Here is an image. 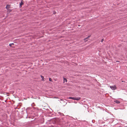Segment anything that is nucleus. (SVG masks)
Masks as SVG:
<instances>
[{
    "label": "nucleus",
    "instance_id": "obj_1",
    "mask_svg": "<svg viewBox=\"0 0 127 127\" xmlns=\"http://www.w3.org/2000/svg\"><path fill=\"white\" fill-rule=\"evenodd\" d=\"M24 4V1L23 0H21V3H20V7H22V5Z\"/></svg>",
    "mask_w": 127,
    "mask_h": 127
},
{
    "label": "nucleus",
    "instance_id": "obj_2",
    "mask_svg": "<svg viewBox=\"0 0 127 127\" xmlns=\"http://www.w3.org/2000/svg\"><path fill=\"white\" fill-rule=\"evenodd\" d=\"M10 7V5H7L6 7V8L7 9H8Z\"/></svg>",
    "mask_w": 127,
    "mask_h": 127
},
{
    "label": "nucleus",
    "instance_id": "obj_3",
    "mask_svg": "<svg viewBox=\"0 0 127 127\" xmlns=\"http://www.w3.org/2000/svg\"><path fill=\"white\" fill-rule=\"evenodd\" d=\"M80 99V97H75L74 99L75 100H78Z\"/></svg>",
    "mask_w": 127,
    "mask_h": 127
},
{
    "label": "nucleus",
    "instance_id": "obj_4",
    "mask_svg": "<svg viewBox=\"0 0 127 127\" xmlns=\"http://www.w3.org/2000/svg\"><path fill=\"white\" fill-rule=\"evenodd\" d=\"M90 36H89L88 37L85 38L84 39V40L85 41V42H86L88 41V40L87 39H88V38L89 37H90Z\"/></svg>",
    "mask_w": 127,
    "mask_h": 127
},
{
    "label": "nucleus",
    "instance_id": "obj_5",
    "mask_svg": "<svg viewBox=\"0 0 127 127\" xmlns=\"http://www.w3.org/2000/svg\"><path fill=\"white\" fill-rule=\"evenodd\" d=\"M40 76L41 77V78L42 79H41V80L42 81H44L45 80H44V77L42 76V75H41Z\"/></svg>",
    "mask_w": 127,
    "mask_h": 127
},
{
    "label": "nucleus",
    "instance_id": "obj_6",
    "mask_svg": "<svg viewBox=\"0 0 127 127\" xmlns=\"http://www.w3.org/2000/svg\"><path fill=\"white\" fill-rule=\"evenodd\" d=\"M114 102L116 103H120V101L117 100H116L115 101H114Z\"/></svg>",
    "mask_w": 127,
    "mask_h": 127
},
{
    "label": "nucleus",
    "instance_id": "obj_7",
    "mask_svg": "<svg viewBox=\"0 0 127 127\" xmlns=\"http://www.w3.org/2000/svg\"><path fill=\"white\" fill-rule=\"evenodd\" d=\"M64 82L65 81L66 82H67V79L66 78H64Z\"/></svg>",
    "mask_w": 127,
    "mask_h": 127
},
{
    "label": "nucleus",
    "instance_id": "obj_8",
    "mask_svg": "<svg viewBox=\"0 0 127 127\" xmlns=\"http://www.w3.org/2000/svg\"><path fill=\"white\" fill-rule=\"evenodd\" d=\"M74 98H75V97H70L69 98V99H72L73 100H74Z\"/></svg>",
    "mask_w": 127,
    "mask_h": 127
},
{
    "label": "nucleus",
    "instance_id": "obj_9",
    "mask_svg": "<svg viewBox=\"0 0 127 127\" xmlns=\"http://www.w3.org/2000/svg\"><path fill=\"white\" fill-rule=\"evenodd\" d=\"M12 45H14V44L13 43H12L10 44H9V46L10 47L12 46Z\"/></svg>",
    "mask_w": 127,
    "mask_h": 127
},
{
    "label": "nucleus",
    "instance_id": "obj_10",
    "mask_svg": "<svg viewBox=\"0 0 127 127\" xmlns=\"http://www.w3.org/2000/svg\"><path fill=\"white\" fill-rule=\"evenodd\" d=\"M7 10L8 12H10L11 11V10L10 9H7Z\"/></svg>",
    "mask_w": 127,
    "mask_h": 127
},
{
    "label": "nucleus",
    "instance_id": "obj_11",
    "mask_svg": "<svg viewBox=\"0 0 127 127\" xmlns=\"http://www.w3.org/2000/svg\"><path fill=\"white\" fill-rule=\"evenodd\" d=\"M49 80L50 81H52V79L51 78H49Z\"/></svg>",
    "mask_w": 127,
    "mask_h": 127
},
{
    "label": "nucleus",
    "instance_id": "obj_12",
    "mask_svg": "<svg viewBox=\"0 0 127 127\" xmlns=\"http://www.w3.org/2000/svg\"><path fill=\"white\" fill-rule=\"evenodd\" d=\"M111 88L113 90H115L116 89L115 88Z\"/></svg>",
    "mask_w": 127,
    "mask_h": 127
},
{
    "label": "nucleus",
    "instance_id": "obj_13",
    "mask_svg": "<svg viewBox=\"0 0 127 127\" xmlns=\"http://www.w3.org/2000/svg\"><path fill=\"white\" fill-rule=\"evenodd\" d=\"M104 40H103V39H102V40H101V42H102Z\"/></svg>",
    "mask_w": 127,
    "mask_h": 127
},
{
    "label": "nucleus",
    "instance_id": "obj_14",
    "mask_svg": "<svg viewBox=\"0 0 127 127\" xmlns=\"http://www.w3.org/2000/svg\"><path fill=\"white\" fill-rule=\"evenodd\" d=\"M110 87L111 88V87ZM115 87H116V86H115Z\"/></svg>",
    "mask_w": 127,
    "mask_h": 127
},
{
    "label": "nucleus",
    "instance_id": "obj_15",
    "mask_svg": "<svg viewBox=\"0 0 127 127\" xmlns=\"http://www.w3.org/2000/svg\"><path fill=\"white\" fill-rule=\"evenodd\" d=\"M124 127H127V126Z\"/></svg>",
    "mask_w": 127,
    "mask_h": 127
}]
</instances>
